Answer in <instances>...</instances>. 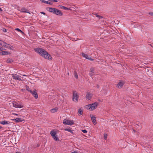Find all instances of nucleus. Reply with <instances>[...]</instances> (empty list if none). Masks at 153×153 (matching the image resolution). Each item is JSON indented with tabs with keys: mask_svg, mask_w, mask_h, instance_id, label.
Masks as SVG:
<instances>
[{
	"mask_svg": "<svg viewBox=\"0 0 153 153\" xmlns=\"http://www.w3.org/2000/svg\"><path fill=\"white\" fill-rule=\"evenodd\" d=\"M46 9L50 12L56 15L62 16L63 13L59 10L53 7H47Z\"/></svg>",
	"mask_w": 153,
	"mask_h": 153,
	"instance_id": "obj_1",
	"label": "nucleus"
},
{
	"mask_svg": "<svg viewBox=\"0 0 153 153\" xmlns=\"http://www.w3.org/2000/svg\"><path fill=\"white\" fill-rule=\"evenodd\" d=\"M98 103L97 102H95L91 104H89L85 106V108L91 111L94 110L97 106Z\"/></svg>",
	"mask_w": 153,
	"mask_h": 153,
	"instance_id": "obj_2",
	"label": "nucleus"
},
{
	"mask_svg": "<svg viewBox=\"0 0 153 153\" xmlns=\"http://www.w3.org/2000/svg\"><path fill=\"white\" fill-rule=\"evenodd\" d=\"M35 51L38 53L41 56L44 53H47V51L43 48H38L36 49Z\"/></svg>",
	"mask_w": 153,
	"mask_h": 153,
	"instance_id": "obj_3",
	"label": "nucleus"
},
{
	"mask_svg": "<svg viewBox=\"0 0 153 153\" xmlns=\"http://www.w3.org/2000/svg\"><path fill=\"white\" fill-rule=\"evenodd\" d=\"M56 133L57 132L54 131H52L51 132V134L54 140L55 141H59V139L56 135Z\"/></svg>",
	"mask_w": 153,
	"mask_h": 153,
	"instance_id": "obj_4",
	"label": "nucleus"
},
{
	"mask_svg": "<svg viewBox=\"0 0 153 153\" xmlns=\"http://www.w3.org/2000/svg\"><path fill=\"white\" fill-rule=\"evenodd\" d=\"M63 123L65 125H72L74 124V122L73 121L69 120L67 119H65L63 120Z\"/></svg>",
	"mask_w": 153,
	"mask_h": 153,
	"instance_id": "obj_5",
	"label": "nucleus"
},
{
	"mask_svg": "<svg viewBox=\"0 0 153 153\" xmlns=\"http://www.w3.org/2000/svg\"><path fill=\"white\" fill-rule=\"evenodd\" d=\"M47 53H44L42 55H41L42 57L46 59H48L49 60H51L52 57L49 54L47 51Z\"/></svg>",
	"mask_w": 153,
	"mask_h": 153,
	"instance_id": "obj_6",
	"label": "nucleus"
},
{
	"mask_svg": "<svg viewBox=\"0 0 153 153\" xmlns=\"http://www.w3.org/2000/svg\"><path fill=\"white\" fill-rule=\"evenodd\" d=\"M79 96L77 94V92L76 91H73V99H75L76 101L75 102H77L78 101V99L79 98Z\"/></svg>",
	"mask_w": 153,
	"mask_h": 153,
	"instance_id": "obj_7",
	"label": "nucleus"
},
{
	"mask_svg": "<svg viewBox=\"0 0 153 153\" xmlns=\"http://www.w3.org/2000/svg\"><path fill=\"white\" fill-rule=\"evenodd\" d=\"M90 117H91V119L92 121V122L93 123L94 125H95L96 124L97 122H96V118L94 116L91 114L90 115Z\"/></svg>",
	"mask_w": 153,
	"mask_h": 153,
	"instance_id": "obj_8",
	"label": "nucleus"
},
{
	"mask_svg": "<svg viewBox=\"0 0 153 153\" xmlns=\"http://www.w3.org/2000/svg\"><path fill=\"white\" fill-rule=\"evenodd\" d=\"M29 92L32 94L36 99H37L38 97L37 93L36 92V91H32L31 90H30Z\"/></svg>",
	"mask_w": 153,
	"mask_h": 153,
	"instance_id": "obj_9",
	"label": "nucleus"
},
{
	"mask_svg": "<svg viewBox=\"0 0 153 153\" xmlns=\"http://www.w3.org/2000/svg\"><path fill=\"white\" fill-rule=\"evenodd\" d=\"M13 106L15 108H21L23 107V105L21 104H19L16 102H15V103H13Z\"/></svg>",
	"mask_w": 153,
	"mask_h": 153,
	"instance_id": "obj_10",
	"label": "nucleus"
},
{
	"mask_svg": "<svg viewBox=\"0 0 153 153\" xmlns=\"http://www.w3.org/2000/svg\"><path fill=\"white\" fill-rule=\"evenodd\" d=\"M92 97V95L89 92H87L86 96V99L88 100H90Z\"/></svg>",
	"mask_w": 153,
	"mask_h": 153,
	"instance_id": "obj_11",
	"label": "nucleus"
},
{
	"mask_svg": "<svg viewBox=\"0 0 153 153\" xmlns=\"http://www.w3.org/2000/svg\"><path fill=\"white\" fill-rule=\"evenodd\" d=\"M10 53L8 51H4L0 52V55H5L10 54Z\"/></svg>",
	"mask_w": 153,
	"mask_h": 153,
	"instance_id": "obj_12",
	"label": "nucleus"
},
{
	"mask_svg": "<svg viewBox=\"0 0 153 153\" xmlns=\"http://www.w3.org/2000/svg\"><path fill=\"white\" fill-rule=\"evenodd\" d=\"M124 84V81L121 80L117 84V86L119 88H121Z\"/></svg>",
	"mask_w": 153,
	"mask_h": 153,
	"instance_id": "obj_13",
	"label": "nucleus"
},
{
	"mask_svg": "<svg viewBox=\"0 0 153 153\" xmlns=\"http://www.w3.org/2000/svg\"><path fill=\"white\" fill-rule=\"evenodd\" d=\"M13 121H15L16 123H19L22 122L24 120L20 118H16V119H12Z\"/></svg>",
	"mask_w": 153,
	"mask_h": 153,
	"instance_id": "obj_14",
	"label": "nucleus"
},
{
	"mask_svg": "<svg viewBox=\"0 0 153 153\" xmlns=\"http://www.w3.org/2000/svg\"><path fill=\"white\" fill-rule=\"evenodd\" d=\"M82 56L85 58L87 59H88L89 60H90L91 61H93L94 60V59H92L91 57H86V56H87V54H85L84 53H82Z\"/></svg>",
	"mask_w": 153,
	"mask_h": 153,
	"instance_id": "obj_15",
	"label": "nucleus"
},
{
	"mask_svg": "<svg viewBox=\"0 0 153 153\" xmlns=\"http://www.w3.org/2000/svg\"><path fill=\"white\" fill-rule=\"evenodd\" d=\"M3 42L4 43L3 45L4 47H5L7 48H9L11 50H13V49L11 47L9 46L10 45L8 44H7V43H6L5 42Z\"/></svg>",
	"mask_w": 153,
	"mask_h": 153,
	"instance_id": "obj_16",
	"label": "nucleus"
},
{
	"mask_svg": "<svg viewBox=\"0 0 153 153\" xmlns=\"http://www.w3.org/2000/svg\"><path fill=\"white\" fill-rule=\"evenodd\" d=\"M10 123V122L5 120L0 121V123L3 125L9 124Z\"/></svg>",
	"mask_w": 153,
	"mask_h": 153,
	"instance_id": "obj_17",
	"label": "nucleus"
},
{
	"mask_svg": "<svg viewBox=\"0 0 153 153\" xmlns=\"http://www.w3.org/2000/svg\"><path fill=\"white\" fill-rule=\"evenodd\" d=\"M12 77L13 79H15L16 80H21V79L19 77V76H17L15 75H13L12 76Z\"/></svg>",
	"mask_w": 153,
	"mask_h": 153,
	"instance_id": "obj_18",
	"label": "nucleus"
},
{
	"mask_svg": "<svg viewBox=\"0 0 153 153\" xmlns=\"http://www.w3.org/2000/svg\"><path fill=\"white\" fill-rule=\"evenodd\" d=\"M63 10H72L70 8H67L61 5L60 7Z\"/></svg>",
	"mask_w": 153,
	"mask_h": 153,
	"instance_id": "obj_19",
	"label": "nucleus"
},
{
	"mask_svg": "<svg viewBox=\"0 0 153 153\" xmlns=\"http://www.w3.org/2000/svg\"><path fill=\"white\" fill-rule=\"evenodd\" d=\"M58 110V108H53L51 110V113H54L56 112Z\"/></svg>",
	"mask_w": 153,
	"mask_h": 153,
	"instance_id": "obj_20",
	"label": "nucleus"
},
{
	"mask_svg": "<svg viewBox=\"0 0 153 153\" xmlns=\"http://www.w3.org/2000/svg\"><path fill=\"white\" fill-rule=\"evenodd\" d=\"M21 11L22 12L24 13H29V12H28L27 11V10L25 8L23 7L21 9Z\"/></svg>",
	"mask_w": 153,
	"mask_h": 153,
	"instance_id": "obj_21",
	"label": "nucleus"
},
{
	"mask_svg": "<svg viewBox=\"0 0 153 153\" xmlns=\"http://www.w3.org/2000/svg\"><path fill=\"white\" fill-rule=\"evenodd\" d=\"M40 1L42 3H44L45 4H51V5L52 4L51 2H49L48 1H46L43 0H40Z\"/></svg>",
	"mask_w": 153,
	"mask_h": 153,
	"instance_id": "obj_22",
	"label": "nucleus"
},
{
	"mask_svg": "<svg viewBox=\"0 0 153 153\" xmlns=\"http://www.w3.org/2000/svg\"><path fill=\"white\" fill-rule=\"evenodd\" d=\"M83 111L80 108L78 110V114L79 115H81L82 114Z\"/></svg>",
	"mask_w": 153,
	"mask_h": 153,
	"instance_id": "obj_23",
	"label": "nucleus"
},
{
	"mask_svg": "<svg viewBox=\"0 0 153 153\" xmlns=\"http://www.w3.org/2000/svg\"><path fill=\"white\" fill-rule=\"evenodd\" d=\"M13 61V60L12 59L10 58L8 59L7 60V62L8 63H10Z\"/></svg>",
	"mask_w": 153,
	"mask_h": 153,
	"instance_id": "obj_24",
	"label": "nucleus"
},
{
	"mask_svg": "<svg viewBox=\"0 0 153 153\" xmlns=\"http://www.w3.org/2000/svg\"><path fill=\"white\" fill-rule=\"evenodd\" d=\"M94 15H96V17H98L100 19H102L103 18V17L102 16L99 15L97 14H94Z\"/></svg>",
	"mask_w": 153,
	"mask_h": 153,
	"instance_id": "obj_25",
	"label": "nucleus"
},
{
	"mask_svg": "<svg viewBox=\"0 0 153 153\" xmlns=\"http://www.w3.org/2000/svg\"><path fill=\"white\" fill-rule=\"evenodd\" d=\"M74 77H75L76 79H78V75H77V74L76 72V71H74Z\"/></svg>",
	"mask_w": 153,
	"mask_h": 153,
	"instance_id": "obj_26",
	"label": "nucleus"
},
{
	"mask_svg": "<svg viewBox=\"0 0 153 153\" xmlns=\"http://www.w3.org/2000/svg\"><path fill=\"white\" fill-rule=\"evenodd\" d=\"M64 130L69 131V132L71 131V130L69 128H67L64 129Z\"/></svg>",
	"mask_w": 153,
	"mask_h": 153,
	"instance_id": "obj_27",
	"label": "nucleus"
},
{
	"mask_svg": "<svg viewBox=\"0 0 153 153\" xmlns=\"http://www.w3.org/2000/svg\"><path fill=\"white\" fill-rule=\"evenodd\" d=\"M90 72H91V73H93L94 72V68H91L90 69Z\"/></svg>",
	"mask_w": 153,
	"mask_h": 153,
	"instance_id": "obj_28",
	"label": "nucleus"
},
{
	"mask_svg": "<svg viewBox=\"0 0 153 153\" xmlns=\"http://www.w3.org/2000/svg\"><path fill=\"white\" fill-rule=\"evenodd\" d=\"M107 137V135L106 134H104V137L105 140L106 139Z\"/></svg>",
	"mask_w": 153,
	"mask_h": 153,
	"instance_id": "obj_29",
	"label": "nucleus"
},
{
	"mask_svg": "<svg viewBox=\"0 0 153 153\" xmlns=\"http://www.w3.org/2000/svg\"><path fill=\"white\" fill-rule=\"evenodd\" d=\"M82 131L84 133H86L87 132V131L86 130H82Z\"/></svg>",
	"mask_w": 153,
	"mask_h": 153,
	"instance_id": "obj_30",
	"label": "nucleus"
},
{
	"mask_svg": "<svg viewBox=\"0 0 153 153\" xmlns=\"http://www.w3.org/2000/svg\"><path fill=\"white\" fill-rule=\"evenodd\" d=\"M4 50L5 49L3 47H0V51H2Z\"/></svg>",
	"mask_w": 153,
	"mask_h": 153,
	"instance_id": "obj_31",
	"label": "nucleus"
},
{
	"mask_svg": "<svg viewBox=\"0 0 153 153\" xmlns=\"http://www.w3.org/2000/svg\"><path fill=\"white\" fill-rule=\"evenodd\" d=\"M15 30L19 32H20V31H22V30H20L18 28H16L15 29Z\"/></svg>",
	"mask_w": 153,
	"mask_h": 153,
	"instance_id": "obj_32",
	"label": "nucleus"
},
{
	"mask_svg": "<svg viewBox=\"0 0 153 153\" xmlns=\"http://www.w3.org/2000/svg\"><path fill=\"white\" fill-rule=\"evenodd\" d=\"M93 73H89V75L90 76H91L92 79H93V77H92V76H93V74H92Z\"/></svg>",
	"mask_w": 153,
	"mask_h": 153,
	"instance_id": "obj_33",
	"label": "nucleus"
},
{
	"mask_svg": "<svg viewBox=\"0 0 153 153\" xmlns=\"http://www.w3.org/2000/svg\"><path fill=\"white\" fill-rule=\"evenodd\" d=\"M2 30L4 32H6L7 31L6 29L5 28H3Z\"/></svg>",
	"mask_w": 153,
	"mask_h": 153,
	"instance_id": "obj_34",
	"label": "nucleus"
},
{
	"mask_svg": "<svg viewBox=\"0 0 153 153\" xmlns=\"http://www.w3.org/2000/svg\"><path fill=\"white\" fill-rule=\"evenodd\" d=\"M26 88H26V90H27V91H30V90H29V87L28 86H27V87H26Z\"/></svg>",
	"mask_w": 153,
	"mask_h": 153,
	"instance_id": "obj_35",
	"label": "nucleus"
},
{
	"mask_svg": "<svg viewBox=\"0 0 153 153\" xmlns=\"http://www.w3.org/2000/svg\"><path fill=\"white\" fill-rule=\"evenodd\" d=\"M149 14L150 15L153 16V12L149 13Z\"/></svg>",
	"mask_w": 153,
	"mask_h": 153,
	"instance_id": "obj_36",
	"label": "nucleus"
},
{
	"mask_svg": "<svg viewBox=\"0 0 153 153\" xmlns=\"http://www.w3.org/2000/svg\"><path fill=\"white\" fill-rule=\"evenodd\" d=\"M40 13L41 14H43L45 15H46V13H44V12H40Z\"/></svg>",
	"mask_w": 153,
	"mask_h": 153,
	"instance_id": "obj_37",
	"label": "nucleus"
},
{
	"mask_svg": "<svg viewBox=\"0 0 153 153\" xmlns=\"http://www.w3.org/2000/svg\"><path fill=\"white\" fill-rule=\"evenodd\" d=\"M70 153H78V152L76 151H75L74 152H71Z\"/></svg>",
	"mask_w": 153,
	"mask_h": 153,
	"instance_id": "obj_38",
	"label": "nucleus"
},
{
	"mask_svg": "<svg viewBox=\"0 0 153 153\" xmlns=\"http://www.w3.org/2000/svg\"><path fill=\"white\" fill-rule=\"evenodd\" d=\"M97 88H99L100 87V86L98 85H97Z\"/></svg>",
	"mask_w": 153,
	"mask_h": 153,
	"instance_id": "obj_39",
	"label": "nucleus"
},
{
	"mask_svg": "<svg viewBox=\"0 0 153 153\" xmlns=\"http://www.w3.org/2000/svg\"><path fill=\"white\" fill-rule=\"evenodd\" d=\"M52 1H53L54 2H57V0H52Z\"/></svg>",
	"mask_w": 153,
	"mask_h": 153,
	"instance_id": "obj_40",
	"label": "nucleus"
},
{
	"mask_svg": "<svg viewBox=\"0 0 153 153\" xmlns=\"http://www.w3.org/2000/svg\"><path fill=\"white\" fill-rule=\"evenodd\" d=\"M12 114H14V115H17V116H18V114H15V113H13Z\"/></svg>",
	"mask_w": 153,
	"mask_h": 153,
	"instance_id": "obj_41",
	"label": "nucleus"
},
{
	"mask_svg": "<svg viewBox=\"0 0 153 153\" xmlns=\"http://www.w3.org/2000/svg\"><path fill=\"white\" fill-rule=\"evenodd\" d=\"M39 145L38 144H37V145H36V147H39Z\"/></svg>",
	"mask_w": 153,
	"mask_h": 153,
	"instance_id": "obj_42",
	"label": "nucleus"
},
{
	"mask_svg": "<svg viewBox=\"0 0 153 153\" xmlns=\"http://www.w3.org/2000/svg\"><path fill=\"white\" fill-rule=\"evenodd\" d=\"M3 10L0 7V11H2Z\"/></svg>",
	"mask_w": 153,
	"mask_h": 153,
	"instance_id": "obj_43",
	"label": "nucleus"
},
{
	"mask_svg": "<svg viewBox=\"0 0 153 153\" xmlns=\"http://www.w3.org/2000/svg\"><path fill=\"white\" fill-rule=\"evenodd\" d=\"M149 45L150 46H151L152 47H153V46H152V45L151 44H149Z\"/></svg>",
	"mask_w": 153,
	"mask_h": 153,
	"instance_id": "obj_44",
	"label": "nucleus"
},
{
	"mask_svg": "<svg viewBox=\"0 0 153 153\" xmlns=\"http://www.w3.org/2000/svg\"><path fill=\"white\" fill-rule=\"evenodd\" d=\"M16 153H21L19 152H16Z\"/></svg>",
	"mask_w": 153,
	"mask_h": 153,
	"instance_id": "obj_45",
	"label": "nucleus"
},
{
	"mask_svg": "<svg viewBox=\"0 0 153 153\" xmlns=\"http://www.w3.org/2000/svg\"><path fill=\"white\" fill-rule=\"evenodd\" d=\"M20 32L22 33H24V32L22 31H20Z\"/></svg>",
	"mask_w": 153,
	"mask_h": 153,
	"instance_id": "obj_46",
	"label": "nucleus"
},
{
	"mask_svg": "<svg viewBox=\"0 0 153 153\" xmlns=\"http://www.w3.org/2000/svg\"><path fill=\"white\" fill-rule=\"evenodd\" d=\"M70 133H71L72 134H73V132L71 130V131L70 132Z\"/></svg>",
	"mask_w": 153,
	"mask_h": 153,
	"instance_id": "obj_47",
	"label": "nucleus"
},
{
	"mask_svg": "<svg viewBox=\"0 0 153 153\" xmlns=\"http://www.w3.org/2000/svg\"><path fill=\"white\" fill-rule=\"evenodd\" d=\"M87 57H90V56H89V55H87V56H86Z\"/></svg>",
	"mask_w": 153,
	"mask_h": 153,
	"instance_id": "obj_48",
	"label": "nucleus"
},
{
	"mask_svg": "<svg viewBox=\"0 0 153 153\" xmlns=\"http://www.w3.org/2000/svg\"><path fill=\"white\" fill-rule=\"evenodd\" d=\"M2 128V127L1 126H0V129H1Z\"/></svg>",
	"mask_w": 153,
	"mask_h": 153,
	"instance_id": "obj_49",
	"label": "nucleus"
},
{
	"mask_svg": "<svg viewBox=\"0 0 153 153\" xmlns=\"http://www.w3.org/2000/svg\"><path fill=\"white\" fill-rule=\"evenodd\" d=\"M134 132H136V131L135 130H134Z\"/></svg>",
	"mask_w": 153,
	"mask_h": 153,
	"instance_id": "obj_50",
	"label": "nucleus"
},
{
	"mask_svg": "<svg viewBox=\"0 0 153 153\" xmlns=\"http://www.w3.org/2000/svg\"><path fill=\"white\" fill-rule=\"evenodd\" d=\"M68 75H69V73H68Z\"/></svg>",
	"mask_w": 153,
	"mask_h": 153,
	"instance_id": "obj_51",
	"label": "nucleus"
},
{
	"mask_svg": "<svg viewBox=\"0 0 153 153\" xmlns=\"http://www.w3.org/2000/svg\"><path fill=\"white\" fill-rule=\"evenodd\" d=\"M50 1H52V0H49Z\"/></svg>",
	"mask_w": 153,
	"mask_h": 153,
	"instance_id": "obj_52",
	"label": "nucleus"
},
{
	"mask_svg": "<svg viewBox=\"0 0 153 153\" xmlns=\"http://www.w3.org/2000/svg\"><path fill=\"white\" fill-rule=\"evenodd\" d=\"M23 76H25L26 75H23Z\"/></svg>",
	"mask_w": 153,
	"mask_h": 153,
	"instance_id": "obj_53",
	"label": "nucleus"
}]
</instances>
